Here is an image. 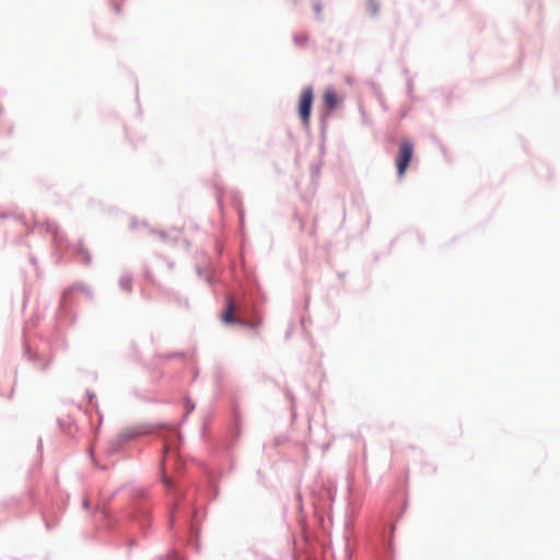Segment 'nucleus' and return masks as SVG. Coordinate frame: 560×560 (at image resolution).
Masks as SVG:
<instances>
[{"mask_svg": "<svg viewBox=\"0 0 560 560\" xmlns=\"http://www.w3.org/2000/svg\"><path fill=\"white\" fill-rule=\"evenodd\" d=\"M314 100L313 88H304L299 97V116L304 126H308L311 119L312 104Z\"/></svg>", "mask_w": 560, "mask_h": 560, "instance_id": "nucleus-1", "label": "nucleus"}, {"mask_svg": "<svg viewBox=\"0 0 560 560\" xmlns=\"http://www.w3.org/2000/svg\"><path fill=\"white\" fill-rule=\"evenodd\" d=\"M413 154L411 142L404 140L399 145L396 167L399 177H402Z\"/></svg>", "mask_w": 560, "mask_h": 560, "instance_id": "nucleus-2", "label": "nucleus"}, {"mask_svg": "<svg viewBox=\"0 0 560 560\" xmlns=\"http://www.w3.org/2000/svg\"><path fill=\"white\" fill-rule=\"evenodd\" d=\"M234 302L232 298L228 299L226 307L221 314V319L225 324H233V323H241L235 316H234Z\"/></svg>", "mask_w": 560, "mask_h": 560, "instance_id": "nucleus-3", "label": "nucleus"}, {"mask_svg": "<svg viewBox=\"0 0 560 560\" xmlns=\"http://www.w3.org/2000/svg\"><path fill=\"white\" fill-rule=\"evenodd\" d=\"M324 103L329 110H332L338 105V96L331 88H327L324 92Z\"/></svg>", "mask_w": 560, "mask_h": 560, "instance_id": "nucleus-4", "label": "nucleus"}, {"mask_svg": "<svg viewBox=\"0 0 560 560\" xmlns=\"http://www.w3.org/2000/svg\"><path fill=\"white\" fill-rule=\"evenodd\" d=\"M370 7H371V11H372V13H374V14H375V13L377 12V10H378V7H377V4L374 2V0H370Z\"/></svg>", "mask_w": 560, "mask_h": 560, "instance_id": "nucleus-5", "label": "nucleus"}]
</instances>
